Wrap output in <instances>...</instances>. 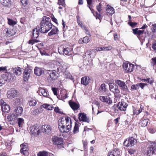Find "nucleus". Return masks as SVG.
I'll return each instance as SVG.
<instances>
[{
  "label": "nucleus",
  "mask_w": 156,
  "mask_h": 156,
  "mask_svg": "<svg viewBox=\"0 0 156 156\" xmlns=\"http://www.w3.org/2000/svg\"><path fill=\"white\" fill-rule=\"evenodd\" d=\"M79 119L80 121L84 122H89V119L87 117L85 114L83 113H80L79 114Z\"/></svg>",
  "instance_id": "obj_20"
},
{
  "label": "nucleus",
  "mask_w": 156,
  "mask_h": 156,
  "mask_svg": "<svg viewBox=\"0 0 156 156\" xmlns=\"http://www.w3.org/2000/svg\"><path fill=\"white\" fill-rule=\"evenodd\" d=\"M37 42V41L36 40H30L29 41V44H31L32 45H33L34 44L35 42Z\"/></svg>",
  "instance_id": "obj_64"
},
{
  "label": "nucleus",
  "mask_w": 156,
  "mask_h": 156,
  "mask_svg": "<svg viewBox=\"0 0 156 156\" xmlns=\"http://www.w3.org/2000/svg\"><path fill=\"white\" fill-rule=\"evenodd\" d=\"M149 131L150 133H153L155 132L156 131V129L155 128H150L149 130Z\"/></svg>",
  "instance_id": "obj_60"
},
{
  "label": "nucleus",
  "mask_w": 156,
  "mask_h": 156,
  "mask_svg": "<svg viewBox=\"0 0 156 156\" xmlns=\"http://www.w3.org/2000/svg\"><path fill=\"white\" fill-rule=\"evenodd\" d=\"M37 92L40 95H42L44 97H47L49 95V92L47 90L41 87H39V90Z\"/></svg>",
  "instance_id": "obj_17"
},
{
  "label": "nucleus",
  "mask_w": 156,
  "mask_h": 156,
  "mask_svg": "<svg viewBox=\"0 0 156 156\" xmlns=\"http://www.w3.org/2000/svg\"><path fill=\"white\" fill-rule=\"evenodd\" d=\"M128 24L132 27H135L136 26L137 24V23L136 22H128Z\"/></svg>",
  "instance_id": "obj_56"
},
{
  "label": "nucleus",
  "mask_w": 156,
  "mask_h": 156,
  "mask_svg": "<svg viewBox=\"0 0 156 156\" xmlns=\"http://www.w3.org/2000/svg\"><path fill=\"white\" fill-rule=\"evenodd\" d=\"M22 69L18 67H15L13 69V72L18 76L22 74Z\"/></svg>",
  "instance_id": "obj_33"
},
{
  "label": "nucleus",
  "mask_w": 156,
  "mask_h": 156,
  "mask_svg": "<svg viewBox=\"0 0 156 156\" xmlns=\"http://www.w3.org/2000/svg\"><path fill=\"white\" fill-rule=\"evenodd\" d=\"M18 125L19 127L21 126V125L23 122L24 120L21 118H18Z\"/></svg>",
  "instance_id": "obj_51"
},
{
  "label": "nucleus",
  "mask_w": 156,
  "mask_h": 156,
  "mask_svg": "<svg viewBox=\"0 0 156 156\" xmlns=\"http://www.w3.org/2000/svg\"><path fill=\"white\" fill-rule=\"evenodd\" d=\"M134 66L129 62L124 63L123 64V69L126 73H130L133 71Z\"/></svg>",
  "instance_id": "obj_4"
},
{
  "label": "nucleus",
  "mask_w": 156,
  "mask_h": 156,
  "mask_svg": "<svg viewBox=\"0 0 156 156\" xmlns=\"http://www.w3.org/2000/svg\"><path fill=\"white\" fill-rule=\"evenodd\" d=\"M87 1L88 4L87 6L90 9L91 11H92V13H93L94 10L91 9L90 6L92 3V0H87Z\"/></svg>",
  "instance_id": "obj_54"
},
{
  "label": "nucleus",
  "mask_w": 156,
  "mask_h": 156,
  "mask_svg": "<svg viewBox=\"0 0 156 156\" xmlns=\"http://www.w3.org/2000/svg\"><path fill=\"white\" fill-rule=\"evenodd\" d=\"M21 149V152L24 155H27L28 154V148L27 144H23L20 145Z\"/></svg>",
  "instance_id": "obj_16"
},
{
  "label": "nucleus",
  "mask_w": 156,
  "mask_h": 156,
  "mask_svg": "<svg viewBox=\"0 0 156 156\" xmlns=\"http://www.w3.org/2000/svg\"><path fill=\"white\" fill-rule=\"evenodd\" d=\"M20 2L22 5V8L23 9L27 6L28 4L27 0H21Z\"/></svg>",
  "instance_id": "obj_45"
},
{
  "label": "nucleus",
  "mask_w": 156,
  "mask_h": 156,
  "mask_svg": "<svg viewBox=\"0 0 156 156\" xmlns=\"http://www.w3.org/2000/svg\"><path fill=\"white\" fill-rule=\"evenodd\" d=\"M6 76L4 74L2 76H0V87L2 86L6 82V79L5 78Z\"/></svg>",
  "instance_id": "obj_37"
},
{
  "label": "nucleus",
  "mask_w": 156,
  "mask_h": 156,
  "mask_svg": "<svg viewBox=\"0 0 156 156\" xmlns=\"http://www.w3.org/2000/svg\"><path fill=\"white\" fill-rule=\"evenodd\" d=\"M58 30L57 28L54 27L51 30V31L48 33V35L49 36L53 34H56Z\"/></svg>",
  "instance_id": "obj_41"
},
{
  "label": "nucleus",
  "mask_w": 156,
  "mask_h": 156,
  "mask_svg": "<svg viewBox=\"0 0 156 156\" xmlns=\"http://www.w3.org/2000/svg\"><path fill=\"white\" fill-rule=\"evenodd\" d=\"M8 23L9 25L14 26L17 23V22L10 19H8Z\"/></svg>",
  "instance_id": "obj_46"
},
{
  "label": "nucleus",
  "mask_w": 156,
  "mask_h": 156,
  "mask_svg": "<svg viewBox=\"0 0 156 156\" xmlns=\"http://www.w3.org/2000/svg\"><path fill=\"white\" fill-rule=\"evenodd\" d=\"M72 122L71 119L68 117L60 118L58 122V128L62 133H68L71 129Z\"/></svg>",
  "instance_id": "obj_1"
},
{
  "label": "nucleus",
  "mask_w": 156,
  "mask_h": 156,
  "mask_svg": "<svg viewBox=\"0 0 156 156\" xmlns=\"http://www.w3.org/2000/svg\"><path fill=\"white\" fill-rule=\"evenodd\" d=\"M136 143V140L133 137H129L124 142V145L127 147H131Z\"/></svg>",
  "instance_id": "obj_5"
},
{
  "label": "nucleus",
  "mask_w": 156,
  "mask_h": 156,
  "mask_svg": "<svg viewBox=\"0 0 156 156\" xmlns=\"http://www.w3.org/2000/svg\"><path fill=\"white\" fill-rule=\"evenodd\" d=\"M99 99L102 101L109 104L112 103V100L108 96H101L99 97Z\"/></svg>",
  "instance_id": "obj_18"
},
{
  "label": "nucleus",
  "mask_w": 156,
  "mask_h": 156,
  "mask_svg": "<svg viewBox=\"0 0 156 156\" xmlns=\"http://www.w3.org/2000/svg\"><path fill=\"white\" fill-rule=\"evenodd\" d=\"M0 3L5 6L10 7L11 6L12 2L11 0H0Z\"/></svg>",
  "instance_id": "obj_24"
},
{
  "label": "nucleus",
  "mask_w": 156,
  "mask_h": 156,
  "mask_svg": "<svg viewBox=\"0 0 156 156\" xmlns=\"http://www.w3.org/2000/svg\"><path fill=\"white\" fill-rule=\"evenodd\" d=\"M38 156H48V153L45 151L40 152L37 154Z\"/></svg>",
  "instance_id": "obj_47"
},
{
  "label": "nucleus",
  "mask_w": 156,
  "mask_h": 156,
  "mask_svg": "<svg viewBox=\"0 0 156 156\" xmlns=\"http://www.w3.org/2000/svg\"><path fill=\"white\" fill-rule=\"evenodd\" d=\"M151 30L154 34L156 35V23L153 25V27L151 28Z\"/></svg>",
  "instance_id": "obj_55"
},
{
  "label": "nucleus",
  "mask_w": 156,
  "mask_h": 156,
  "mask_svg": "<svg viewBox=\"0 0 156 156\" xmlns=\"http://www.w3.org/2000/svg\"><path fill=\"white\" fill-rule=\"evenodd\" d=\"M30 130L31 133L34 135H38L40 133L39 126L37 125H34L30 127Z\"/></svg>",
  "instance_id": "obj_9"
},
{
  "label": "nucleus",
  "mask_w": 156,
  "mask_h": 156,
  "mask_svg": "<svg viewBox=\"0 0 156 156\" xmlns=\"http://www.w3.org/2000/svg\"><path fill=\"white\" fill-rule=\"evenodd\" d=\"M128 104L124 101L119 102L118 104V108L121 111H125L126 110Z\"/></svg>",
  "instance_id": "obj_15"
},
{
  "label": "nucleus",
  "mask_w": 156,
  "mask_h": 156,
  "mask_svg": "<svg viewBox=\"0 0 156 156\" xmlns=\"http://www.w3.org/2000/svg\"><path fill=\"white\" fill-rule=\"evenodd\" d=\"M37 103V101L34 99H32L28 102V104L30 106H34L36 105Z\"/></svg>",
  "instance_id": "obj_42"
},
{
  "label": "nucleus",
  "mask_w": 156,
  "mask_h": 156,
  "mask_svg": "<svg viewBox=\"0 0 156 156\" xmlns=\"http://www.w3.org/2000/svg\"><path fill=\"white\" fill-rule=\"evenodd\" d=\"M58 53L60 54L70 55L72 54L71 48L66 47L64 46H61L58 48Z\"/></svg>",
  "instance_id": "obj_3"
},
{
  "label": "nucleus",
  "mask_w": 156,
  "mask_h": 156,
  "mask_svg": "<svg viewBox=\"0 0 156 156\" xmlns=\"http://www.w3.org/2000/svg\"><path fill=\"white\" fill-rule=\"evenodd\" d=\"M48 73L52 80H55L58 77V73L55 70H48Z\"/></svg>",
  "instance_id": "obj_22"
},
{
  "label": "nucleus",
  "mask_w": 156,
  "mask_h": 156,
  "mask_svg": "<svg viewBox=\"0 0 156 156\" xmlns=\"http://www.w3.org/2000/svg\"><path fill=\"white\" fill-rule=\"evenodd\" d=\"M52 141L53 144L55 145H61L63 142L62 138L56 136H54L52 137Z\"/></svg>",
  "instance_id": "obj_11"
},
{
  "label": "nucleus",
  "mask_w": 156,
  "mask_h": 156,
  "mask_svg": "<svg viewBox=\"0 0 156 156\" xmlns=\"http://www.w3.org/2000/svg\"><path fill=\"white\" fill-rule=\"evenodd\" d=\"M90 78L88 76H85L81 79V83L84 85L86 86L89 84Z\"/></svg>",
  "instance_id": "obj_28"
},
{
  "label": "nucleus",
  "mask_w": 156,
  "mask_h": 156,
  "mask_svg": "<svg viewBox=\"0 0 156 156\" xmlns=\"http://www.w3.org/2000/svg\"><path fill=\"white\" fill-rule=\"evenodd\" d=\"M151 60H152L151 62V66H156V57L152 58Z\"/></svg>",
  "instance_id": "obj_48"
},
{
  "label": "nucleus",
  "mask_w": 156,
  "mask_h": 156,
  "mask_svg": "<svg viewBox=\"0 0 156 156\" xmlns=\"http://www.w3.org/2000/svg\"><path fill=\"white\" fill-rule=\"evenodd\" d=\"M152 48L154 51H156V41L153 42Z\"/></svg>",
  "instance_id": "obj_59"
},
{
  "label": "nucleus",
  "mask_w": 156,
  "mask_h": 156,
  "mask_svg": "<svg viewBox=\"0 0 156 156\" xmlns=\"http://www.w3.org/2000/svg\"><path fill=\"white\" fill-rule=\"evenodd\" d=\"M17 116L14 113H12L8 115L7 117L8 121L11 124H14L16 120Z\"/></svg>",
  "instance_id": "obj_12"
},
{
  "label": "nucleus",
  "mask_w": 156,
  "mask_h": 156,
  "mask_svg": "<svg viewBox=\"0 0 156 156\" xmlns=\"http://www.w3.org/2000/svg\"><path fill=\"white\" fill-rule=\"evenodd\" d=\"M141 80L144 81V82H146L151 84H152L154 82V81L152 78H148L146 79H143Z\"/></svg>",
  "instance_id": "obj_44"
},
{
  "label": "nucleus",
  "mask_w": 156,
  "mask_h": 156,
  "mask_svg": "<svg viewBox=\"0 0 156 156\" xmlns=\"http://www.w3.org/2000/svg\"><path fill=\"white\" fill-rule=\"evenodd\" d=\"M79 132V125L76 123H75V125L74 127L73 133L74 134L77 133Z\"/></svg>",
  "instance_id": "obj_43"
},
{
  "label": "nucleus",
  "mask_w": 156,
  "mask_h": 156,
  "mask_svg": "<svg viewBox=\"0 0 156 156\" xmlns=\"http://www.w3.org/2000/svg\"><path fill=\"white\" fill-rule=\"evenodd\" d=\"M82 29L85 30V32L87 34L89 35L90 34V33L88 29L86 26L83 25V26L82 27Z\"/></svg>",
  "instance_id": "obj_50"
},
{
  "label": "nucleus",
  "mask_w": 156,
  "mask_h": 156,
  "mask_svg": "<svg viewBox=\"0 0 156 156\" xmlns=\"http://www.w3.org/2000/svg\"><path fill=\"white\" fill-rule=\"evenodd\" d=\"M34 73L37 76H40L44 73V70L43 69L36 67L34 69Z\"/></svg>",
  "instance_id": "obj_29"
},
{
  "label": "nucleus",
  "mask_w": 156,
  "mask_h": 156,
  "mask_svg": "<svg viewBox=\"0 0 156 156\" xmlns=\"http://www.w3.org/2000/svg\"><path fill=\"white\" fill-rule=\"evenodd\" d=\"M52 90L53 93L55 95H57V89L55 88H52Z\"/></svg>",
  "instance_id": "obj_62"
},
{
  "label": "nucleus",
  "mask_w": 156,
  "mask_h": 156,
  "mask_svg": "<svg viewBox=\"0 0 156 156\" xmlns=\"http://www.w3.org/2000/svg\"><path fill=\"white\" fill-rule=\"evenodd\" d=\"M131 88L133 90H137L139 89V87L138 85V83L132 85L131 86Z\"/></svg>",
  "instance_id": "obj_57"
},
{
  "label": "nucleus",
  "mask_w": 156,
  "mask_h": 156,
  "mask_svg": "<svg viewBox=\"0 0 156 156\" xmlns=\"http://www.w3.org/2000/svg\"><path fill=\"white\" fill-rule=\"evenodd\" d=\"M120 154V151L117 149H114L111 151L110 152L108 156H119Z\"/></svg>",
  "instance_id": "obj_27"
},
{
  "label": "nucleus",
  "mask_w": 156,
  "mask_h": 156,
  "mask_svg": "<svg viewBox=\"0 0 156 156\" xmlns=\"http://www.w3.org/2000/svg\"><path fill=\"white\" fill-rule=\"evenodd\" d=\"M2 108L3 112L6 113L9 112L10 109L9 106L6 103H5L2 105Z\"/></svg>",
  "instance_id": "obj_36"
},
{
  "label": "nucleus",
  "mask_w": 156,
  "mask_h": 156,
  "mask_svg": "<svg viewBox=\"0 0 156 156\" xmlns=\"http://www.w3.org/2000/svg\"><path fill=\"white\" fill-rule=\"evenodd\" d=\"M155 147V144L153 143L150 147L147 148V154L148 155L151 153L152 154H156V148Z\"/></svg>",
  "instance_id": "obj_13"
},
{
  "label": "nucleus",
  "mask_w": 156,
  "mask_h": 156,
  "mask_svg": "<svg viewBox=\"0 0 156 156\" xmlns=\"http://www.w3.org/2000/svg\"><path fill=\"white\" fill-rule=\"evenodd\" d=\"M58 4L59 5H62L63 7H65V0H58Z\"/></svg>",
  "instance_id": "obj_52"
},
{
  "label": "nucleus",
  "mask_w": 156,
  "mask_h": 156,
  "mask_svg": "<svg viewBox=\"0 0 156 156\" xmlns=\"http://www.w3.org/2000/svg\"><path fill=\"white\" fill-rule=\"evenodd\" d=\"M23 111V109L22 107L19 106L15 109V112L16 115L17 116L21 115Z\"/></svg>",
  "instance_id": "obj_31"
},
{
  "label": "nucleus",
  "mask_w": 156,
  "mask_h": 156,
  "mask_svg": "<svg viewBox=\"0 0 156 156\" xmlns=\"http://www.w3.org/2000/svg\"><path fill=\"white\" fill-rule=\"evenodd\" d=\"M104 47H96L95 49L97 51H101L105 50Z\"/></svg>",
  "instance_id": "obj_61"
},
{
  "label": "nucleus",
  "mask_w": 156,
  "mask_h": 156,
  "mask_svg": "<svg viewBox=\"0 0 156 156\" xmlns=\"http://www.w3.org/2000/svg\"><path fill=\"white\" fill-rule=\"evenodd\" d=\"M7 97L10 98H14L17 94L16 90L12 89L9 90L7 93Z\"/></svg>",
  "instance_id": "obj_19"
},
{
  "label": "nucleus",
  "mask_w": 156,
  "mask_h": 156,
  "mask_svg": "<svg viewBox=\"0 0 156 156\" xmlns=\"http://www.w3.org/2000/svg\"><path fill=\"white\" fill-rule=\"evenodd\" d=\"M149 121L148 119L141 120L140 122V125L142 127H145L147 126Z\"/></svg>",
  "instance_id": "obj_39"
},
{
  "label": "nucleus",
  "mask_w": 156,
  "mask_h": 156,
  "mask_svg": "<svg viewBox=\"0 0 156 156\" xmlns=\"http://www.w3.org/2000/svg\"><path fill=\"white\" fill-rule=\"evenodd\" d=\"M4 74L6 76L5 78L7 79L6 81H8L9 82H12L14 81L16 79V78L14 74L9 73Z\"/></svg>",
  "instance_id": "obj_14"
},
{
  "label": "nucleus",
  "mask_w": 156,
  "mask_h": 156,
  "mask_svg": "<svg viewBox=\"0 0 156 156\" xmlns=\"http://www.w3.org/2000/svg\"><path fill=\"white\" fill-rule=\"evenodd\" d=\"M56 113H59L62 114L61 112L60 111V110L59 109L58 107H55L54 109Z\"/></svg>",
  "instance_id": "obj_63"
},
{
  "label": "nucleus",
  "mask_w": 156,
  "mask_h": 156,
  "mask_svg": "<svg viewBox=\"0 0 156 156\" xmlns=\"http://www.w3.org/2000/svg\"><path fill=\"white\" fill-rule=\"evenodd\" d=\"M147 83H138V85L139 87H140L142 89H143L145 85H147Z\"/></svg>",
  "instance_id": "obj_58"
},
{
  "label": "nucleus",
  "mask_w": 156,
  "mask_h": 156,
  "mask_svg": "<svg viewBox=\"0 0 156 156\" xmlns=\"http://www.w3.org/2000/svg\"><path fill=\"white\" fill-rule=\"evenodd\" d=\"M110 90L115 94H119L120 93V91L118 87L114 83H110L109 84Z\"/></svg>",
  "instance_id": "obj_7"
},
{
  "label": "nucleus",
  "mask_w": 156,
  "mask_h": 156,
  "mask_svg": "<svg viewBox=\"0 0 156 156\" xmlns=\"http://www.w3.org/2000/svg\"><path fill=\"white\" fill-rule=\"evenodd\" d=\"M106 12L107 14L112 15L115 13V10L114 9L112 6L108 5L107 6Z\"/></svg>",
  "instance_id": "obj_35"
},
{
  "label": "nucleus",
  "mask_w": 156,
  "mask_h": 156,
  "mask_svg": "<svg viewBox=\"0 0 156 156\" xmlns=\"http://www.w3.org/2000/svg\"><path fill=\"white\" fill-rule=\"evenodd\" d=\"M64 76L65 78L67 79H72V76L69 73H65Z\"/></svg>",
  "instance_id": "obj_53"
},
{
  "label": "nucleus",
  "mask_w": 156,
  "mask_h": 156,
  "mask_svg": "<svg viewBox=\"0 0 156 156\" xmlns=\"http://www.w3.org/2000/svg\"><path fill=\"white\" fill-rule=\"evenodd\" d=\"M58 65L59 66V67L57 68V70L58 71L60 72H64L66 71V66L63 63L61 64L58 62Z\"/></svg>",
  "instance_id": "obj_30"
},
{
  "label": "nucleus",
  "mask_w": 156,
  "mask_h": 156,
  "mask_svg": "<svg viewBox=\"0 0 156 156\" xmlns=\"http://www.w3.org/2000/svg\"><path fill=\"white\" fill-rule=\"evenodd\" d=\"M97 9L98 12H95L96 15H95L94 13V11H93V13L94 15L96 17V19H98L100 20V22H101V19L102 18V17L101 15V13L102 10L101 4V3H99V5L97 6Z\"/></svg>",
  "instance_id": "obj_10"
},
{
  "label": "nucleus",
  "mask_w": 156,
  "mask_h": 156,
  "mask_svg": "<svg viewBox=\"0 0 156 156\" xmlns=\"http://www.w3.org/2000/svg\"><path fill=\"white\" fill-rule=\"evenodd\" d=\"M40 29L39 27L34 29L32 32V36L34 38H37L39 36Z\"/></svg>",
  "instance_id": "obj_26"
},
{
  "label": "nucleus",
  "mask_w": 156,
  "mask_h": 156,
  "mask_svg": "<svg viewBox=\"0 0 156 156\" xmlns=\"http://www.w3.org/2000/svg\"><path fill=\"white\" fill-rule=\"evenodd\" d=\"M52 27V25L50 22V19L47 17L45 20L42 21L40 23V32L43 33L48 32Z\"/></svg>",
  "instance_id": "obj_2"
},
{
  "label": "nucleus",
  "mask_w": 156,
  "mask_h": 156,
  "mask_svg": "<svg viewBox=\"0 0 156 156\" xmlns=\"http://www.w3.org/2000/svg\"><path fill=\"white\" fill-rule=\"evenodd\" d=\"M133 33L134 34H137L138 36H140L143 34L144 32V30H138V28L133 29Z\"/></svg>",
  "instance_id": "obj_38"
},
{
  "label": "nucleus",
  "mask_w": 156,
  "mask_h": 156,
  "mask_svg": "<svg viewBox=\"0 0 156 156\" xmlns=\"http://www.w3.org/2000/svg\"><path fill=\"white\" fill-rule=\"evenodd\" d=\"M105 86V85L104 83L101 84L99 88V89L100 90H101L103 91H106Z\"/></svg>",
  "instance_id": "obj_49"
},
{
  "label": "nucleus",
  "mask_w": 156,
  "mask_h": 156,
  "mask_svg": "<svg viewBox=\"0 0 156 156\" xmlns=\"http://www.w3.org/2000/svg\"><path fill=\"white\" fill-rule=\"evenodd\" d=\"M42 128L43 132L47 134L51 132L52 129L50 125H43Z\"/></svg>",
  "instance_id": "obj_23"
},
{
  "label": "nucleus",
  "mask_w": 156,
  "mask_h": 156,
  "mask_svg": "<svg viewBox=\"0 0 156 156\" xmlns=\"http://www.w3.org/2000/svg\"><path fill=\"white\" fill-rule=\"evenodd\" d=\"M32 73V70L30 68H26L23 72V78L24 81H26L30 77L31 74Z\"/></svg>",
  "instance_id": "obj_8"
},
{
  "label": "nucleus",
  "mask_w": 156,
  "mask_h": 156,
  "mask_svg": "<svg viewBox=\"0 0 156 156\" xmlns=\"http://www.w3.org/2000/svg\"><path fill=\"white\" fill-rule=\"evenodd\" d=\"M4 31L6 32V34L9 37L14 35L16 33V30L14 28L11 29L6 28Z\"/></svg>",
  "instance_id": "obj_21"
},
{
  "label": "nucleus",
  "mask_w": 156,
  "mask_h": 156,
  "mask_svg": "<svg viewBox=\"0 0 156 156\" xmlns=\"http://www.w3.org/2000/svg\"><path fill=\"white\" fill-rule=\"evenodd\" d=\"M90 39H91L90 37L86 36L80 39L79 41V43L80 44H82L84 43H87L90 41Z\"/></svg>",
  "instance_id": "obj_32"
},
{
  "label": "nucleus",
  "mask_w": 156,
  "mask_h": 156,
  "mask_svg": "<svg viewBox=\"0 0 156 156\" xmlns=\"http://www.w3.org/2000/svg\"><path fill=\"white\" fill-rule=\"evenodd\" d=\"M85 54L86 55L90 56V58H94L96 55V52L95 50L92 49L87 51Z\"/></svg>",
  "instance_id": "obj_34"
},
{
  "label": "nucleus",
  "mask_w": 156,
  "mask_h": 156,
  "mask_svg": "<svg viewBox=\"0 0 156 156\" xmlns=\"http://www.w3.org/2000/svg\"><path fill=\"white\" fill-rule=\"evenodd\" d=\"M69 104L71 108L73 110H77L80 107L79 104L71 101H69Z\"/></svg>",
  "instance_id": "obj_25"
},
{
  "label": "nucleus",
  "mask_w": 156,
  "mask_h": 156,
  "mask_svg": "<svg viewBox=\"0 0 156 156\" xmlns=\"http://www.w3.org/2000/svg\"><path fill=\"white\" fill-rule=\"evenodd\" d=\"M43 108L49 110H51L54 108V107L51 105L44 104L42 105Z\"/></svg>",
  "instance_id": "obj_40"
},
{
  "label": "nucleus",
  "mask_w": 156,
  "mask_h": 156,
  "mask_svg": "<svg viewBox=\"0 0 156 156\" xmlns=\"http://www.w3.org/2000/svg\"><path fill=\"white\" fill-rule=\"evenodd\" d=\"M115 82V83L120 87L122 90L124 91H127L128 90V87L124 81L119 80H116Z\"/></svg>",
  "instance_id": "obj_6"
}]
</instances>
